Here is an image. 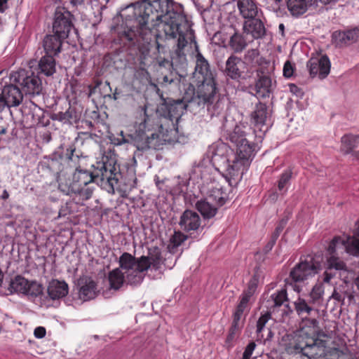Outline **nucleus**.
Wrapping results in <instances>:
<instances>
[{
    "mask_svg": "<svg viewBox=\"0 0 359 359\" xmlns=\"http://www.w3.org/2000/svg\"><path fill=\"white\" fill-rule=\"evenodd\" d=\"M127 9H133L135 17L133 25L123 33L128 41L142 39L148 42L154 32L159 49L161 41L177 38L175 53L179 57H185V48L194 42L196 51L195 73L200 74L202 80L213 78L208 60L198 50L181 5L172 0H142L128 6Z\"/></svg>",
    "mask_w": 359,
    "mask_h": 359,
    "instance_id": "nucleus-1",
    "label": "nucleus"
},
{
    "mask_svg": "<svg viewBox=\"0 0 359 359\" xmlns=\"http://www.w3.org/2000/svg\"><path fill=\"white\" fill-rule=\"evenodd\" d=\"M142 111L143 116L135 123L133 133L125 135L121 131L110 137L114 144H131L140 151L159 149L163 145L165 140L157 132L154 119L147 114L146 106L142 107Z\"/></svg>",
    "mask_w": 359,
    "mask_h": 359,
    "instance_id": "nucleus-2",
    "label": "nucleus"
},
{
    "mask_svg": "<svg viewBox=\"0 0 359 359\" xmlns=\"http://www.w3.org/2000/svg\"><path fill=\"white\" fill-rule=\"evenodd\" d=\"M75 152L76 149L74 145H70L65 151V161L71 168L75 170L72 176L75 183L80 186H85L100 179L102 184H108L109 187L113 189L114 186L118 182L114 165H111L109 162H99L97 163L96 169L91 172L81 168L79 154Z\"/></svg>",
    "mask_w": 359,
    "mask_h": 359,
    "instance_id": "nucleus-3",
    "label": "nucleus"
},
{
    "mask_svg": "<svg viewBox=\"0 0 359 359\" xmlns=\"http://www.w3.org/2000/svg\"><path fill=\"white\" fill-rule=\"evenodd\" d=\"M187 107H206L211 116L219 115L223 109L222 102L217 100V88L214 78L202 80L196 91L190 86L183 97Z\"/></svg>",
    "mask_w": 359,
    "mask_h": 359,
    "instance_id": "nucleus-4",
    "label": "nucleus"
},
{
    "mask_svg": "<svg viewBox=\"0 0 359 359\" xmlns=\"http://www.w3.org/2000/svg\"><path fill=\"white\" fill-rule=\"evenodd\" d=\"M209 153L211 154V162L217 170H223L231 178L242 177L245 170H239L241 163L235 162L232 157V150L228 145L219 142L212 145Z\"/></svg>",
    "mask_w": 359,
    "mask_h": 359,
    "instance_id": "nucleus-5",
    "label": "nucleus"
},
{
    "mask_svg": "<svg viewBox=\"0 0 359 359\" xmlns=\"http://www.w3.org/2000/svg\"><path fill=\"white\" fill-rule=\"evenodd\" d=\"M120 269L126 274L128 284L137 285L144 278V272L148 270V264L144 257L136 259L130 253L124 252L119 258Z\"/></svg>",
    "mask_w": 359,
    "mask_h": 359,
    "instance_id": "nucleus-6",
    "label": "nucleus"
},
{
    "mask_svg": "<svg viewBox=\"0 0 359 359\" xmlns=\"http://www.w3.org/2000/svg\"><path fill=\"white\" fill-rule=\"evenodd\" d=\"M11 83L18 84L25 95L34 97L39 95L43 90L40 78L32 70L20 69L10 76Z\"/></svg>",
    "mask_w": 359,
    "mask_h": 359,
    "instance_id": "nucleus-7",
    "label": "nucleus"
},
{
    "mask_svg": "<svg viewBox=\"0 0 359 359\" xmlns=\"http://www.w3.org/2000/svg\"><path fill=\"white\" fill-rule=\"evenodd\" d=\"M320 270V264L313 257H309L296 265L290 273V285L297 292L302 291L300 283L312 278Z\"/></svg>",
    "mask_w": 359,
    "mask_h": 359,
    "instance_id": "nucleus-8",
    "label": "nucleus"
},
{
    "mask_svg": "<svg viewBox=\"0 0 359 359\" xmlns=\"http://www.w3.org/2000/svg\"><path fill=\"white\" fill-rule=\"evenodd\" d=\"M9 294H22L30 297H36L43 292V287L36 281H29L22 276L12 278L8 286Z\"/></svg>",
    "mask_w": 359,
    "mask_h": 359,
    "instance_id": "nucleus-9",
    "label": "nucleus"
},
{
    "mask_svg": "<svg viewBox=\"0 0 359 359\" xmlns=\"http://www.w3.org/2000/svg\"><path fill=\"white\" fill-rule=\"evenodd\" d=\"M72 15L65 8L57 7L55 12L53 29L62 38H67L72 29Z\"/></svg>",
    "mask_w": 359,
    "mask_h": 359,
    "instance_id": "nucleus-10",
    "label": "nucleus"
},
{
    "mask_svg": "<svg viewBox=\"0 0 359 359\" xmlns=\"http://www.w3.org/2000/svg\"><path fill=\"white\" fill-rule=\"evenodd\" d=\"M255 144H251L245 139L243 142L236 146V152L232 151L231 156L235 162L241 163L239 170H244L249 166L250 161H252L255 154Z\"/></svg>",
    "mask_w": 359,
    "mask_h": 359,
    "instance_id": "nucleus-11",
    "label": "nucleus"
},
{
    "mask_svg": "<svg viewBox=\"0 0 359 359\" xmlns=\"http://www.w3.org/2000/svg\"><path fill=\"white\" fill-rule=\"evenodd\" d=\"M306 67L311 77L318 76L325 78L330 71V61L327 55L312 57L307 62Z\"/></svg>",
    "mask_w": 359,
    "mask_h": 359,
    "instance_id": "nucleus-12",
    "label": "nucleus"
},
{
    "mask_svg": "<svg viewBox=\"0 0 359 359\" xmlns=\"http://www.w3.org/2000/svg\"><path fill=\"white\" fill-rule=\"evenodd\" d=\"M242 31L244 32V34L249 37V40L252 42L255 40L264 38L266 34L264 23L259 19V16L245 20L243 24Z\"/></svg>",
    "mask_w": 359,
    "mask_h": 359,
    "instance_id": "nucleus-13",
    "label": "nucleus"
},
{
    "mask_svg": "<svg viewBox=\"0 0 359 359\" xmlns=\"http://www.w3.org/2000/svg\"><path fill=\"white\" fill-rule=\"evenodd\" d=\"M339 248H344L347 253L359 257V238L348 237L346 240L341 237H334L328 247L330 254H334Z\"/></svg>",
    "mask_w": 359,
    "mask_h": 359,
    "instance_id": "nucleus-14",
    "label": "nucleus"
},
{
    "mask_svg": "<svg viewBox=\"0 0 359 359\" xmlns=\"http://www.w3.org/2000/svg\"><path fill=\"white\" fill-rule=\"evenodd\" d=\"M4 100L8 108L19 106L23 100V93L18 84L11 83L4 86L1 90Z\"/></svg>",
    "mask_w": 359,
    "mask_h": 359,
    "instance_id": "nucleus-15",
    "label": "nucleus"
},
{
    "mask_svg": "<svg viewBox=\"0 0 359 359\" xmlns=\"http://www.w3.org/2000/svg\"><path fill=\"white\" fill-rule=\"evenodd\" d=\"M79 286V298L83 302L95 298L100 292L97 283L90 277L81 278Z\"/></svg>",
    "mask_w": 359,
    "mask_h": 359,
    "instance_id": "nucleus-16",
    "label": "nucleus"
},
{
    "mask_svg": "<svg viewBox=\"0 0 359 359\" xmlns=\"http://www.w3.org/2000/svg\"><path fill=\"white\" fill-rule=\"evenodd\" d=\"M304 356L309 359H317L325 357L327 354V342L320 339H312L305 342Z\"/></svg>",
    "mask_w": 359,
    "mask_h": 359,
    "instance_id": "nucleus-17",
    "label": "nucleus"
},
{
    "mask_svg": "<svg viewBox=\"0 0 359 359\" xmlns=\"http://www.w3.org/2000/svg\"><path fill=\"white\" fill-rule=\"evenodd\" d=\"M200 216L194 211L185 210L180 217L179 225L187 232L197 231L201 226Z\"/></svg>",
    "mask_w": 359,
    "mask_h": 359,
    "instance_id": "nucleus-18",
    "label": "nucleus"
},
{
    "mask_svg": "<svg viewBox=\"0 0 359 359\" xmlns=\"http://www.w3.org/2000/svg\"><path fill=\"white\" fill-rule=\"evenodd\" d=\"M332 37L337 45L339 46L351 45L359 39V29L337 31L333 33Z\"/></svg>",
    "mask_w": 359,
    "mask_h": 359,
    "instance_id": "nucleus-19",
    "label": "nucleus"
},
{
    "mask_svg": "<svg viewBox=\"0 0 359 359\" xmlns=\"http://www.w3.org/2000/svg\"><path fill=\"white\" fill-rule=\"evenodd\" d=\"M237 7L240 14L245 20L259 17L261 12L254 0H238Z\"/></svg>",
    "mask_w": 359,
    "mask_h": 359,
    "instance_id": "nucleus-20",
    "label": "nucleus"
},
{
    "mask_svg": "<svg viewBox=\"0 0 359 359\" xmlns=\"http://www.w3.org/2000/svg\"><path fill=\"white\" fill-rule=\"evenodd\" d=\"M47 291L48 297L53 300H56L67 296L69 287L65 281L53 279L49 283Z\"/></svg>",
    "mask_w": 359,
    "mask_h": 359,
    "instance_id": "nucleus-21",
    "label": "nucleus"
},
{
    "mask_svg": "<svg viewBox=\"0 0 359 359\" xmlns=\"http://www.w3.org/2000/svg\"><path fill=\"white\" fill-rule=\"evenodd\" d=\"M252 120L254 125L260 131L266 132L268 127L266 126V121L268 116L267 107L265 104L259 102L252 113Z\"/></svg>",
    "mask_w": 359,
    "mask_h": 359,
    "instance_id": "nucleus-22",
    "label": "nucleus"
},
{
    "mask_svg": "<svg viewBox=\"0 0 359 359\" xmlns=\"http://www.w3.org/2000/svg\"><path fill=\"white\" fill-rule=\"evenodd\" d=\"M249 39V37L244 34L243 31L242 32L235 31L229 39V46L234 53H241L248 44L252 43Z\"/></svg>",
    "mask_w": 359,
    "mask_h": 359,
    "instance_id": "nucleus-23",
    "label": "nucleus"
},
{
    "mask_svg": "<svg viewBox=\"0 0 359 359\" xmlns=\"http://www.w3.org/2000/svg\"><path fill=\"white\" fill-rule=\"evenodd\" d=\"M64 38L57 34H49L46 36L43 41V46L46 54L57 55L61 51L62 41Z\"/></svg>",
    "mask_w": 359,
    "mask_h": 359,
    "instance_id": "nucleus-24",
    "label": "nucleus"
},
{
    "mask_svg": "<svg viewBox=\"0 0 359 359\" xmlns=\"http://www.w3.org/2000/svg\"><path fill=\"white\" fill-rule=\"evenodd\" d=\"M346 268V264L341 260L334 255H331L327 260V268L323 273V282L329 283L330 280L335 276V272L333 270L339 271L344 270Z\"/></svg>",
    "mask_w": 359,
    "mask_h": 359,
    "instance_id": "nucleus-25",
    "label": "nucleus"
},
{
    "mask_svg": "<svg viewBox=\"0 0 359 359\" xmlns=\"http://www.w3.org/2000/svg\"><path fill=\"white\" fill-rule=\"evenodd\" d=\"M243 62L241 59L235 55H231L226 61L225 74L232 79L238 80L242 75L241 67Z\"/></svg>",
    "mask_w": 359,
    "mask_h": 359,
    "instance_id": "nucleus-26",
    "label": "nucleus"
},
{
    "mask_svg": "<svg viewBox=\"0 0 359 359\" xmlns=\"http://www.w3.org/2000/svg\"><path fill=\"white\" fill-rule=\"evenodd\" d=\"M257 76L259 78L255 85V90L257 95L261 97H269L273 89V83L271 77L266 75L260 76L259 73H257Z\"/></svg>",
    "mask_w": 359,
    "mask_h": 359,
    "instance_id": "nucleus-27",
    "label": "nucleus"
},
{
    "mask_svg": "<svg viewBox=\"0 0 359 359\" xmlns=\"http://www.w3.org/2000/svg\"><path fill=\"white\" fill-rule=\"evenodd\" d=\"M314 0H288L287 8L293 16L304 14L309 7L315 6Z\"/></svg>",
    "mask_w": 359,
    "mask_h": 359,
    "instance_id": "nucleus-28",
    "label": "nucleus"
},
{
    "mask_svg": "<svg viewBox=\"0 0 359 359\" xmlns=\"http://www.w3.org/2000/svg\"><path fill=\"white\" fill-rule=\"evenodd\" d=\"M197 210L205 219L213 217L217 212L218 206L208 200L207 198L204 200L198 201L196 204Z\"/></svg>",
    "mask_w": 359,
    "mask_h": 359,
    "instance_id": "nucleus-29",
    "label": "nucleus"
},
{
    "mask_svg": "<svg viewBox=\"0 0 359 359\" xmlns=\"http://www.w3.org/2000/svg\"><path fill=\"white\" fill-rule=\"evenodd\" d=\"M79 184L75 183L74 178H67L65 175L60 174L58 176V189L65 195L74 194L75 191H78Z\"/></svg>",
    "mask_w": 359,
    "mask_h": 359,
    "instance_id": "nucleus-30",
    "label": "nucleus"
},
{
    "mask_svg": "<svg viewBox=\"0 0 359 359\" xmlns=\"http://www.w3.org/2000/svg\"><path fill=\"white\" fill-rule=\"evenodd\" d=\"M39 69L44 75L49 76L55 72V60L54 55L46 54L39 62Z\"/></svg>",
    "mask_w": 359,
    "mask_h": 359,
    "instance_id": "nucleus-31",
    "label": "nucleus"
},
{
    "mask_svg": "<svg viewBox=\"0 0 359 359\" xmlns=\"http://www.w3.org/2000/svg\"><path fill=\"white\" fill-rule=\"evenodd\" d=\"M341 150L345 154H350L359 144V135H345L341 137Z\"/></svg>",
    "mask_w": 359,
    "mask_h": 359,
    "instance_id": "nucleus-32",
    "label": "nucleus"
},
{
    "mask_svg": "<svg viewBox=\"0 0 359 359\" xmlns=\"http://www.w3.org/2000/svg\"><path fill=\"white\" fill-rule=\"evenodd\" d=\"M111 288L118 290L126 282V274L118 268L114 269L109 274Z\"/></svg>",
    "mask_w": 359,
    "mask_h": 359,
    "instance_id": "nucleus-33",
    "label": "nucleus"
},
{
    "mask_svg": "<svg viewBox=\"0 0 359 359\" xmlns=\"http://www.w3.org/2000/svg\"><path fill=\"white\" fill-rule=\"evenodd\" d=\"M207 198L219 207L225 203L226 194L223 191L222 187H215L210 191Z\"/></svg>",
    "mask_w": 359,
    "mask_h": 359,
    "instance_id": "nucleus-34",
    "label": "nucleus"
},
{
    "mask_svg": "<svg viewBox=\"0 0 359 359\" xmlns=\"http://www.w3.org/2000/svg\"><path fill=\"white\" fill-rule=\"evenodd\" d=\"M294 304L295 311L299 316H303L304 314L310 315L314 310L315 304H311V300L308 302L304 299L298 297Z\"/></svg>",
    "mask_w": 359,
    "mask_h": 359,
    "instance_id": "nucleus-35",
    "label": "nucleus"
},
{
    "mask_svg": "<svg viewBox=\"0 0 359 359\" xmlns=\"http://www.w3.org/2000/svg\"><path fill=\"white\" fill-rule=\"evenodd\" d=\"M144 257L148 264V269L151 266L155 270L161 268L162 264V257L158 250H155L152 252H149L148 256H142Z\"/></svg>",
    "mask_w": 359,
    "mask_h": 359,
    "instance_id": "nucleus-36",
    "label": "nucleus"
},
{
    "mask_svg": "<svg viewBox=\"0 0 359 359\" xmlns=\"http://www.w3.org/2000/svg\"><path fill=\"white\" fill-rule=\"evenodd\" d=\"M305 342L298 339L294 340L285 345V351L290 355L302 354L304 355V350L306 348Z\"/></svg>",
    "mask_w": 359,
    "mask_h": 359,
    "instance_id": "nucleus-37",
    "label": "nucleus"
},
{
    "mask_svg": "<svg viewBox=\"0 0 359 359\" xmlns=\"http://www.w3.org/2000/svg\"><path fill=\"white\" fill-rule=\"evenodd\" d=\"M243 128L241 126H236L233 130L229 134L228 138L236 147L240 143L243 142L246 139L245 131L243 130Z\"/></svg>",
    "mask_w": 359,
    "mask_h": 359,
    "instance_id": "nucleus-38",
    "label": "nucleus"
},
{
    "mask_svg": "<svg viewBox=\"0 0 359 359\" xmlns=\"http://www.w3.org/2000/svg\"><path fill=\"white\" fill-rule=\"evenodd\" d=\"M187 238V236L181 231H175L170 238L168 249L170 252H174L175 250L178 248Z\"/></svg>",
    "mask_w": 359,
    "mask_h": 359,
    "instance_id": "nucleus-39",
    "label": "nucleus"
},
{
    "mask_svg": "<svg viewBox=\"0 0 359 359\" xmlns=\"http://www.w3.org/2000/svg\"><path fill=\"white\" fill-rule=\"evenodd\" d=\"M324 294V287L322 283L316 284L310 292L311 304L319 305Z\"/></svg>",
    "mask_w": 359,
    "mask_h": 359,
    "instance_id": "nucleus-40",
    "label": "nucleus"
},
{
    "mask_svg": "<svg viewBox=\"0 0 359 359\" xmlns=\"http://www.w3.org/2000/svg\"><path fill=\"white\" fill-rule=\"evenodd\" d=\"M243 313L241 311H238L236 309L234 313H233V319L232 325L230 330V335L232 336L237 331H238L243 326Z\"/></svg>",
    "mask_w": 359,
    "mask_h": 359,
    "instance_id": "nucleus-41",
    "label": "nucleus"
},
{
    "mask_svg": "<svg viewBox=\"0 0 359 359\" xmlns=\"http://www.w3.org/2000/svg\"><path fill=\"white\" fill-rule=\"evenodd\" d=\"M78 191L74 192V195L78 196L81 200L82 201H86L91 198L93 192V188L88 186H78Z\"/></svg>",
    "mask_w": 359,
    "mask_h": 359,
    "instance_id": "nucleus-42",
    "label": "nucleus"
},
{
    "mask_svg": "<svg viewBox=\"0 0 359 359\" xmlns=\"http://www.w3.org/2000/svg\"><path fill=\"white\" fill-rule=\"evenodd\" d=\"M149 79V72L143 67L136 68L133 74V83L135 81L138 83H143L147 81Z\"/></svg>",
    "mask_w": 359,
    "mask_h": 359,
    "instance_id": "nucleus-43",
    "label": "nucleus"
},
{
    "mask_svg": "<svg viewBox=\"0 0 359 359\" xmlns=\"http://www.w3.org/2000/svg\"><path fill=\"white\" fill-rule=\"evenodd\" d=\"M271 297L274 306H280L283 305L284 302H287V292L285 290H281L273 294Z\"/></svg>",
    "mask_w": 359,
    "mask_h": 359,
    "instance_id": "nucleus-44",
    "label": "nucleus"
},
{
    "mask_svg": "<svg viewBox=\"0 0 359 359\" xmlns=\"http://www.w3.org/2000/svg\"><path fill=\"white\" fill-rule=\"evenodd\" d=\"M52 118L53 120L59 121L63 123L69 122L73 118V111L69 108L65 112H58L54 114L52 116Z\"/></svg>",
    "mask_w": 359,
    "mask_h": 359,
    "instance_id": "nucleus-45",
    "label": "nucleus"
},
{
    "mask_svg": "<svg viewBox=\"0 0 359 359\" xmlns=\"http://www.w3.org/2000/svg\"><path fill=\"white\" fill-rule=\"evenodd\" d=\"M257 289V283L255 279H252L250 280L248 285V288L243 291L241 297L245 299L248 301H250V298L255 294Z\"/></svg>",
    "mask_w": 359,
    "mask_h": 359,
    "instance_id": "nucleus-46",
    "label": "nucleus"
},
{
    "mask_svg": "<svg viewBox=\"0 0 359 359\" xmlns=\"http://www.w3.org/2000/svg\"><path fill=\"white\" fill-rule=\"evenodd\" d=\"M257 289V283L255 279H252L250 280L248 285V288L243 291L241 297L245 299L248 301H250V298L255 294Z\"/></svg>",
    "mask_w": 359,
    "mask_h": 359,
    "instance_id": "nucleus-47",
    "label": "nucleus"
},
{
    "mask_svg": "<svg viewBox=\"0 0 359 359\" xmlns=\"http://www.w3.org/2000/svg\"><path fill=\"white\" fill-rule=\"evenodd\" d=\"M292 176L291 170H287L280 175V180L278 181V190L280 191H284L285 185L289 182Z\"/></svg>",
    "mask_w": 359,
    "mask_h": 359,
    "instance_id": "nucleus-48",
    "label": "nucleus"
},
{
    "mask_svg": "<svg viewBox=\"0 0 359 359\" xmlns=\"http://www.w3.org/2000/svg\"><path fill=\"white\" fill-rule=\"evenodd\" d=\"M270 314L269 313H265L260 316L259 320L257 323V336L259 337L261 332H262L263 329L265 327L266 323L268 322V320L270 319Z\"/></svg>",
    "mask_w": 359,
    "mask_h": 359,
    "instance_id": "nucleus-49",
    "label": "nucleus"
},
{
    "mask_svg": "<svg viewBox=\"0 0 359 359\" xmlns=\"http://www.w3.org/2000/svg\"><path fill=\"white\" fill-rule=\"evenodd\" d=\"M256 347L255 342H250L245 348L242 359H252L251 355Z\"/></svg>",
    "mask_w": 359,
    "mask_h": 359,
    "instance_id": "nucleus-50",
    "label": "nucleus"
},
{
    "mask_svg": "<svg viewBox=\"0 0 359 359\" xmlns=\"http://www.w3.org/2000/svg\"><path fill=\"white\" fill-rule=\"evenodd\" d=\"M294 69L290 61L285 62L283 67V75L287 78H290L293 75Z\"/></svg>",
    "mask_w": 359,
    "mask_h": 359,
    "instance_id": "nucleus-51",
    "label": "nucleus"
},
{
    "mask_svg": "<svg viewBox=\"0 0 359 359\" xmlns=\"http://www.w3.org/2000/svg\"><path fill=\"white\" fill-rule=\"evenodd\" d=\"M248 302L249 301L246 300L245 299L240 297V302L236 307V310L244 313V312L248 309Z\"/></svg>",
    "mask_w": 359,
    "mask_h": 359,
    "instance_id": "nucleus-52",
    "label": "nucleus"
},
{
    "mask_svg": "<svg viewBox=\"0 0 359 359\" xmlns=\"http://www.w3.org/2000/svg\"><path fill=\"white\" fill-rule=\"evenodd\" d=\"M48 166L51 170H60V163L55 159H50L48 161Z\"/></svg>",
    "mask_w": 359,
    "mask_h": 359,
    "instance_id": "nucleus-53",
    "label": "nucleus"
},
{
    "mask_svg": "<svg viewBox=\"0 0 359 359\" xmlns=\"http://www.w3.org/2000/svg\"><path fill=\"white\" fill-rule=\"evenodd\" d=\"M46 333V329L43 327H37L35 328L34 334L36 338L42 339L45 337Z\"/></svg>",
    "mask_w": 359,
    "mask_h": 359,
    "instance_id": "nucleus-54",
    "label": "nucleus"
},
{
    "mask_svg": "<svg viewBox=\"0 0 359 359\" xmlns=\"http://www.w3.org/2000/svg\"><path fill=\"white\" fill-rule=\"evenodd\" d=\"M283 228V226L277 227V229H276L277 234L279 233V232L282 230ZM277 236H278V235H276L275 236V238L266 245V252H268L271 250V248H273V246L275 243V241H276Z\"/></svg>",
    "mask_w": 359,
    "mask_h": 359,
    "instance_id": "nucleus-55",
    "label": "nucleus"
},
{
    "mask_svg": "<svg viewBox=\"0 0 359 359\" xmlns=\"http://www.w3.org/2000/svg\"><path fill=\"white\" fill-rule=\"evenodd\" d=\"M173 81L172 79H170L168 76H164L162 78L161 81H159L158 83L161 86H167L168 84L171 83Z\"/></svg>",
    "mask_w": 359,
    "mask_h": 359,
    "instance_id": "nucleus-56",
    "label": "nucleus"
},
{
    "mask_svg": "<svg viewBox=\"0 0 359 359\" xmlns=\"http://www.w3.org/2000/svg\"><path fill=\"white\" fill-rule=\"evenodd\" d=\"M331 297L333 298L334 299H336L338 302H341L343 300L341 294L339 292H338L336 290H334Z\"/></svg>",
    "mask_w": 359,
    "mask_h": 359,
    "instance_id": "nucleus-57",
    "label": "nucleus"
},
{
    "mask_svg": "<svg viewBox=\"0 0 359 359\" xmlns=\"http://www.w3.org/2000/svg\"><path fill=\"white\" fill-rule=\"evenodd\" d=\"M290 90L295 95L301 93L300 89L294 84L290 85Z\"/></svg>",
    "mask_w": 359,
    "mask_h": 359,
    "instance_id": "nucleus-58",
    "label": "nucleus"
},
{
    "mask_svg": "<svg viewBox=\"0 0 359 359\" xmlns=\"http://www.w3.org/2000/svg\"><path fill=\"white\" fill-rule=\"evenodd\" d=\"M258 55V51L256 49H251V50H249L246 55H245V57H256L257 55Z\"/></svg>",
    "mask_w": 359,
    "mask_h": 359,
    "instance_id": "nucleus-59",
    "label": "nucleus"
},
{
    "mask_svg": "<svg viewBox=\"0 0 359 359\" xmlns=\"http://www.w3.org/2000/svg\"><path fill=\"white\" fill-rule=\"evenodd\" d=\"M5 107H6V102L4 100V96H2L1 93H0V112H1L5 109Z\"/></svg>",
    "mask_w": 359,
    "mask_h": 359,
    "instance_id": "nucleus-60",
    "label": "nucleus"
},
{
    "mask_svg": "<svg viewBox=\"0 0 359 359\" xmlns=\"http://www.w3.org/2000/svg\"><path fill=\"white\" fill-rule=\"evenodd\" d=\"M7 8L6 0H0V12H4Z\"/></svg>",
    "mask_w": 359,
    "mask_h": 359,
    "instance_id": "nucleus-61",
    "label": "nucleus"
},
{
    "mask_svg": "<svg viewBox=\"0 0 359 359\" xmlns=\"http://www.w3.org/2000/svg\"><path fill=\"white\" fill-rule=\"evenodd\" d=\"M354 284L357 290L359 291V272L358 273L357 276L354 280Z\"/></svg>",
    "mask_w": 359,
    "mask_h": 359,
    "instance_id": "nucleus-62",
    "label": "nucleus"
},
{
    "mask_svg": "<svg viewBox=\"0 0 359 359\" xmlns=\"http://www.w3.org/2000/svg\"><path fill=\"white\" fill-rule=\"evenodd\" d=\"M119 95H120V93H119V92H118V90H117V89H116V90H115V92H114V94H113V98H114V100H118V99H119V97H120V96H119Z\"/></svg>",
    "mask_w": 359,
    "mask_h": 359,
    "instance_id": "nucleus-63",
    "label": "nucleus"
},
{
    "mask_svg": "<svg viewBox=\"0 0 359 359\" xmlns=\"http://www.w3.org/2000/svg\"><path fill=\"white\" fill-rule=\"evenodd\" d=\"M359 238V231L358 229L356 227L355 231L353 233V236L352 238Z\"/></svg>",
    "mask_w": 359,
    "mask_h": 359,
    "instance_id": "nucleus-64",
    "label": "nucleus"
}]
</instances>
